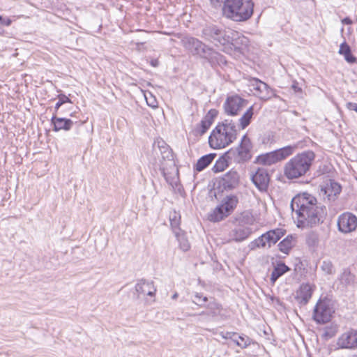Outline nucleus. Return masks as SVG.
Wrapping results in <instances>:
<instances>
[{
    "label": "nucleus",
    "instance_id": "obj_1",
    "mask_svg": "<svg viewBox=\"0 0 357 357\" xmlns=\"http://www.w3.org/2000/svg\"><path fill=\"white\" fill-rule=\"evenodd\" d=\"M291 208L297 215L298 226L319 225L326 215V207L318 204L317 198L307 192L296 195L291 202Z\"/></svg>",
    "mask_w": 357,
    "mask_h": 357
},
{
    "label": "nucleus",
    "instance_id": "obj_2",
    "mask_svg": "<svg viewBox=\"0 0 357 357\" xmlns=\"http://www.w3.org/2000/svg\"><path fill=\"white\" fill-rule=\"evenodd\" d=\"M181 41L183 47L192 55L206 59L212 67L227 63V61L223 55L198 38L187 36L183 37Z\"/></svg>",
    "mask_w": 357,
    "mask_h": 357
},
{
    "label": "nucleus",
    "instance_id": "obj_3",
    "mask_svg": "<svg viewBox=\"0 0 357 357\" xmlns=\"http://www.w3.org/2000/svg\"><path fill=\"white\" fill-rule=\"evenodd\" d=\"M237 137L236 126L232 120L225 119L219 123L211 132L208 143L211 148L220 149L231 144Z\"/></svg>",
    "mask_w": 357,
    "mask_h": 357
},
{
    "label": "nucleus",
    "instance_id": "obj_4",
    "mask_svg": "<svg viewBox=\"0 0 357 357\" xmlns=\"http://www.w3.org/2000/svg\"><path fill=\"white\" fill-rule=\"evenodd\" d=\"M221 6L223 15L236 22L249 20L254 10L252 0H223Z\"/></svg>",
    "mask_w": 357,
    "mask_h": 357
},
{
    "label": "nucleus",
    "instance_id": "obj_5",
    "mask_svg": "<svg viewBox=\"0 0 357 357\" xmlns=\"http://www.w3.org/2000/svg\"><path fill=\"white\" fill-rule=\"evenodd\" d=\"M314 158L315 154L312 151H305L296 154L285 164L284 175L289 179L304 176L310 170Z\"/></svg>",
    "mask_w": 357,
    "mask_h": 357
},
{
    "label": "nucleus",
    "instance_id": "obj_6",
    "mask_svg": "<svg viewBox=\"0 0 357 357\" xmlns=\"http://www.w3.org/2000/svg\"><path fill=\"white\" fill-rule=\"evenodd\" d=\"M153 151L155 155H158V153H160L161 160H160V164L159 165V169L162 176L167 182H169L167 170L168 167H175L174 154L172 149L164 140L162 139H157L154 141L153 144Z\"/></svg>",
    "mask_w": 357,
    "mask_h": 357
},
{
    "label": "nucleus",
    "instance_id": "obj_7",
    "mask_svg": "<svg viewBox=\"0 0 357 357\" xmlns=\"http://www.w3.org/2000/svg\"><path fill=\"white\" fill-rule=\"evenodd\" d=\"M228 29L216 24H206L202 29L201 37L223 51L225 44L228 43Z\"/></svg>",
    "mask_w": 357,
    "mask_h": 357
},
{
    "label": "nucleus",
    "instance_id": "obj_8",
    "mask_svg": "<svg viewBox=\"0 0 357 357\" xmlns=\"http://www.w3.org/2000/svg\"><path fill=\"white\" fill-rule=\"evenodd\" d=\"M251 142L246 135H243L241 144L236 149H230L226 152V157L237 163H241L249 160L251 158L250 153Z\"/></svg>",
    "mask_w": 357,
    "mask_h": 357
},
{
    "label": "nucleus",
    "instance_id": "obj_9",
    "mask_svg": "<svg viewBox=\"0 0 357 357\" xmlns=\"http://www.w3.org/2000/svg\"><path fill=\"white\" fill-rule=\"evenodd\" d=\"M248 100L238 95H232L227 97L223 109L225 113L228 116H235L239 115L248 104Z\"/></svg>",
    "mask_w": 357,
    "mask_h": 357
},
{
    "label": "nucleus",
    "instance_id": "obj_10",
    "mask_svg": "<svg viewBox=\"0 0 357 357\" xmlns=\"http://www.w3.org/2000/svg\"><path fill=\"white\" fill-rule=\"evenodd\" d=\"M333 312L328 302L319 300L314 308L312 317L317 324H326L331 321Z\"/></svg>",
    "mask_w": 357,
    "mask_h": 357
},
{
    "label": "nucleus",
    "instance_id": "obj_11",
    "mask_svg": "<svg viewBox=\"0 0 357 357\" xmlns=\"http://www.w3.org/2000/svg\"><path fill=\"white\" fill-rule=\"evenodd\" d=\"M229 38H227L228 43L225 44L223 51L229 53L232 50H241L243 47H246L248 43V39L242 33L228 29Z\"/></svg>",
    "mask_w": 357,
    "mask_h": 357
},
{
    "label": "nucleus",
    "instance_id": "obj_12",
    "mask_svg": "<svg viewBox=\"0 0 357 357\" xmlns=\"http://www.w3.org/2000/svg\"><path fill=\"white\" fill-rule=\"evenodd\" d=\"M342 191L340 184L333 180H329L320 190L319 195L329 202H334Z\"/></svg>",
    "mask_w": 357,
    "mask_h": 357
},
{
    "label": "nucleus",
    "instance_id": "obj_13",
    "mask_svg": "<svg viewBox=\"0 0 357 357\" xmlns=\"http://www.w3.org/2000/svg\"><path fill=\"white\" fill-rule=\"evenodd\" d=\"M339 230L343 233H349L356 229L357 218L351 213L346 212L340 215L337 220Z\"/></svg>",
    "mask_w": 357,
    "mask_h": 357
},
{
    "label": "nucleus",
    "instance_id": "obj_14",
    "mask_svg": "<svg viewBox=\"0 0 357 357\" xmlns=\"http://www.w3.org/2000/svg\"><path fill=\"white\" fill-rule=\"evenodd\" d=\"M250 86L255 91V95L258 96L260 99L267 100L270 99L273 94V91L268 86L267 84L255 78L250 81Z\"/></svg>",
    "mask_w": 357,
    "mask_h": 357
},
{
    "label": "nucleus",
    "instance_id": "obj_15",
    "mask_svg": "<svg viewBox=\"0 0 357 357\" xmlns=\"http://www.w3.org/2000/svg\"><path fill=\"white\" fill-rule=\"evenodd\" d=\"M337 345L341 349H356L357 331L351 330L342 334L337 339Z\"/></svg>",
    "mask_w": 357,
    "mask_h": 357
},
{
    "label": "nucleus",
    "instance_id": "obj_16",
    "mask_svg": "<svg viewBox=\"0 0 357 357\" xmlns=\"http://www.w3.org/2000/svg\"><path fill=\"white\" fill-rule=\"evenodd\" d=\"M314 286L303 283L296 293L295 299L300 305H305L312 297Z\"/></svg>",
    "mask_w": 357,
    "mask_h": 357
},
{
    "label": "nucleus",
    "instance_id": "obj_17",
    "mask_svg": "<svg viewBox=\"0 0 357 357\" xmlns=\"http://www.w3.org/2000/svg\"><path fill=\"white\" fill-rule=\"evenodd\" d=\"M239 184V175L236 171L226 173L220 181V186L223 190H232Z\"/></svg>",
    "mask_w": 357,
    "mask_h": 357
},
{
    "label": "nucleus",
    "instance_id": "obj_18",
    "mask_svg": "<svg viewBox=\"0 0 357 357\" xmlns=\"http://www.w3.org/2000/svg\"><path fill=\"white\" fill-rule=\"evenodd\" d=\"M252 181L260 191L266 190L269 183V175L266 169L259 168L252 176Z\"/></svg>",
    "mask_w": 357,
    "mask_h": 357
},
{
    "label": "nucleus",
    "instance_id": "obj_19",
    "mask_svg": "<svg viewBox=\"0 0 357 357\" xmlns=\"http://www.w3.org/2000/svg\"><path fill=\"white\" fill-rule=\"evenodd\" d=\"M135 291L137 294V298H139L140 294H147L148 296H153L155 294L156 288L154 287L153 281L141 279L135 284Z\"/></svg>",
    "mask_w": 357,
    "mask_h": 357
},
{
    "label": "nucleus",
    "instance_id": "obj_20",
    "mask_svg": "<svg viewBox=\"0 0 357 357\" xmlns=\"http://www.w3.org/2000/svg\"><path fill=\"white\" fill-rule=\"evenodd\" d=\"M51 123L53 126V130L58 132L61 130L65 131L70 130L72 128L73 124L77 123V122H74L70 119L57 117L56 114H54L51 119Z\"/></svg>",
    "mask_w": 357,
    "mask_h": 357
},
{
    "label": "nucleus",
    "instance_id": "obj_21",
    "mask_svg": "<svg viewBox=\"0 0 357 357\" xmlns=\"http://www.w3.org/2000/svg\"><path fill=\"white\" fill-rule=\"evenodd\" d=\"M218 112L215 109H210L208 113L202 119L200 124L197 126L195 131L199 135H203L212 125L214 119L216 117Z\"/></svg>",
    "mask_w": 357,
    "mask_h": 357
},
{
    "label": "nucleus",
    "instance_id": "obj_22",
    "mask_svg": "<svg viewBox=\"0 0 357 357\" xmlns=\"http://www.w3.org/2000/svg\"><path fill=\"white\" fill-rule=\"evenodd\" d=\"M251 234V229L248 227H238L229 232V239L240 242L246 239Z\"/></svg>",
    "mask_w": 357,
    "mask_h": 357
},
{
    "label": "nucleus",
    "instance_id": "obj_23",
    "mask_svg": "<svg viewBox=\"0 0 357 357\" xmlns=\"http://www.w3.org/2000/svg\"><path fill=\"white\" fill-rule=\"evenodd\" d=\"M238 203V198L234 195H229L223 198L221 205L225 208V211L231 214Z\"/></svg>",
    "mask_w": 357,
    "mask_h": 357
},
{
    "label": "nucleus",
    "instance_id": "obj_24",
    "mask_svg": "<svg viewBox=\"0 0 357 357\" xmlns=\"http://www.w3.org/2000/svg\"><path fill=\"white\" fill-rule=\"evenodd\" d=\"M264 234L267 245L270 248L272 245L275 244L284 235V230L282 229H276L270 230Z\"/></svg>",
    "mask_w": 357,
    "mask_h": 357
},
{
    "label": "nucleus",
    "instance_id": "obj_25",
    "mask_svg": "<svg viewBox=\"0 0 357 357\" xmlns=\"http://www.w3.org/2000/svg\"><path fill=\"white\" fill-rule=\"evenodd\" d=\"M290 271V268L285 265L284 263L280 262L278 264L273 268L271 275V282L272 284H275V282L278 280L279 278L283 275L284 273Z\"/></svg>",
    "mask_w": 357,
    "mask_h": 357
},
{
    "label": "nucleus",
    "instance_id": "obj_26",
    "mask_svg": "<svg viewBox=\"0 0 357 357\" xmlns=\"http://www.w3.org/2000/svg\"><path fill=\"white\" fill-rule=\"evenodd\" d=\"M215 153H209L207 155H204L202 157H201L197 162L196 165H195V170L197 172H202L205 168H206L214 160L215 157Z\"/></svg>",
    "mask_w": 357,
    "mask_h": 357
},
{
    "label": "nucleus",
    "instance_id": "obj_27",
    "mask_svg": "<svg viewBox=\"0 0 357 357\" xmlns=\"http://www.w3.org/2000/svg\"><path fill=\"white\" fill-rule=\"evenodd\" d=\"M229 215L230 214L228 212L225 211V208L220 204L209 214L208 219L212 222H219Z\"/></svg>",
    "mask_w": 357,
    "mask_h": 357
},
{
    "label": "nucleus",
    "instance_id": "obj_28",
    "mask_svg": "<svg viewBox=\"0 0 357 357\" xmlns=\"http://www.w3.org/2000/svg\"><path fill=\"white\" fill-rule=\"evenodd\" d=\"M278 160L273 151L261 154L257 158V162L264 165H271L278 162Z\"/></svg>",
    "mask_w": 357,
    "mask_h": 357
},
{
    "label": "nucleus",
    "instance_id": "obj_29",
    "mask_svg": "<svg viewBox=\"0 0 357 357\" xmlns=\"http://www.w3.org/2000/svg\"><path fill=\"white\" fill-rule=\"evenodd\" d=\"M254 115V106H250L242 115V116L239 119V126L241 129H245L247 128L252 119Z\"/></svg>",
    "mask_w": 357,
    "mask_h": 357
},
{
    "label": "nucleus",
    "instance_id": "obj_30",
    "mask_svg": "<svg viewBox=\"0 0 357 357\" xmlns=\"http://www.w3.org/2000/svg\"><path fill=\"white\" fill-rule=\"evenodd\" d=\"M296 147V146H287L274 151L278 162L291 155Z\"/></svg>",
    "mask_w": 357,
    "mask_h": 357
},
{
    "label": "nucleus",
    "instance_id": "obj_31",
    "mask_svg": "<svg viewBox=\"0 0 357 357\" xmlns=\"http://www.w3.org/2000/svg\"><path fill=\"white\" fill-rule=\"evenodd\" d=\"M294 245V237L288 236L278 244L279 250L283 253L288 254Z\"/></svg>",
    "mask_w": 357,
    "mask_h": 357
},
{
    "label": "nucleus",
    "instance_id": "obj_32",
    "mask_svg": "<svg viewBox=\"0 0 357 357\" xmlns=\"http://www.w3.org/2000/svg\"><path fill=\"white\" fill-rule=\"evenodd\" d=\"M231 162L230 160L226 157V153L221 156L215 163L212 169L214 172L218 173L225 170L228 166V163Z\"/></svg>",
    "mask_w": 357,
    "mask_h": 357
},
{
    "label": "nucleus",
    "instance_id": "obj_33",
    "mask_svg": "<svg viewBox=\"0 0 357 357\" xmlns=\"http://www.w3.org/2000/svg\"><path fill=\"white\" fill-rule=\"evenodd\" d=\"M174 235L179 243L180 248L184 252L188 251L190 248V245L184 231L176 232Z\"/></svg>",
    "mask_w": 357,
    "mask_h": 357
},
{
    "label": "nucleus",
    "instance_id": "obj_34",
    "mask_svg": "<svg viewBox=\"0 0 357 357\" xmlns=\"http://www.w3.org/2000/svg\"><path fill=\"white\" fill-rule=\"evenodd\" d=\"M232 341L239 347L244 349L250 345L252 340L246 335H239L234 337Z\"/></svg>",
    "mask_w": 357,
    "mask_h": 357
},
{
    "label": "nucleus",
    "instance_id": "obj_35",
    "mask_svg": "<svg viewBox=\"0 0 357 357\" xmlns=\"http://www.w3.org/2000/svg\"><path fill=\"white\" fill-rule=\"evenodd\" d=\"M170 225L172 229L174 234L176 232H178L182 231L179 227L180 225V216H178L176 213H174L173 215H171L169 217Z\"/></svg>",
    "mask_w": 357,
    "mask_h": 357
},
{
    "label": "nucleus",
    "instance_id": "obj_36",
    "mask_svg": "<svg viewBox=\"0 0 357 357\" xmlns=\"http://www.w3.org/2000/svg\"><path fill=\"white\" fill-rule=\"evenodd\" d=\"M306 242L309 246H315L319 243V236L314 232L310 233L306 238Z\"/></svg>",
    "mask_w": 357,
    "mask_h": 357
},
{
    "label": "nucleus",
    "instance_id": "obj_37",
    "mask_svg": "<svg viewBox=\"0 0 357 357\" xmlns=\"http://www.w3.org/2000/svg\"><path fill=\"white\" fill-rule=\"evenodd\" d=\"M208 308L211 310L212 316L215 317L220 314L222 306L216 302H212L208 305Z\"/></svg>",
    "mask_w": 357,
    "mask_h": 357
},
{
    "label": "nucleus",
    "instance_id": "obj_38",
    "mask_svg": "<svg viewBox=\"0 0 357 357\" xmlns=\"http://www.w3.org/2000/svg\"><path fill=\"white\" fill-rule=\"evenodd\" d=\"M321 270L327 274H333L334 268L331 261H324L321 266Z\"/></svg>",
    "mask_w": 357,
    "mask_h": 357
},
{
    "label": "nucleus",
    "instance_id": "obj_39",
    "mask_svg": "<svg viewBox=\"0 0 357 357\" xmlns=\"http://www.w3.org/2000/svg\"><path fill=\"white\" fill-rule=\"evenodd\" d=\"M351 52L349 45L345 42L342 43L340 46L339 54L342 55L348 54Z\"/></svg>",
    "mask_w": 357,
    "mask_h": 357
},
{
    "label": "nucleus",
    "instance_id": "obj_40",
    "mask_svg": "<svg viewBox=\"0 0 357 357\" xmlns=\"http://www.w3.org/2000/svg\"><path fill=\"white\" fill-rule=\"evenodd\" d=\"M220 335L224 339L233 340L234 337L238 336V333L235 332H220Z\"/></svg>",
    "mask_w": 357,
    "mask_h": 357
},
{
    "label": "nucleus",
    "instance_id": "obj_41",
    "mask_svg": "<svg viewBox=\"0 0 357 357\" xmlns=\"http://www.w3.org/2000/svg\"><path fill=\"white\" fill-rule=\"evenodd\" d=\"M58 99L63 105L65 103H72L70 99L63 93L58 95Z\"/></svg>",
    "mask_w": 357,
    "mask_h": 357
},
{
    "label": "nucleus",
    "instance_id": "obj_42",
    "mask_svg": "<svg viewBox=\"0 0 357 357\" xmlns=\"http://www.w3.org/2000/svg\"><path fill=\"white\" fill-rule=\"evenodd\" d=\"M344 59L349 63H354L356 61V58L351 54V51L348 53V54H345Z\"/></svg>",
    "mask_w": 357,
    "mask_h": 357
},
{
    "label": "nucleus",
    "instance_id": "obj_43",
    "mask_svg": "<svg viewBox=\"0 0 357 357\" xmlns=\"http://www.w3.org/2000/svg\"><path fill=\"white\" fill-rule=\"evenodd\" d=\"M258 243L261 245V248H264L266 245L267 241L265 234H262L261 236L257 238Z\"/></svg>",
    "mask_w": 357,
    "mask_h": 357
},
{
    "label": "nucleus",
    "instance_id": "obj_44",
    "mask_svg": "<svg viewBox=\"0 0 357 357\" xmlns=\"http://www.w3.org/2000/svg\"><path fill=\"white\" fill-rule=\"evenodd\" d=\"M250 250H255L257 248H261V245L258 243L257 238L250 242L248 245Z\"/></svg>",
    "mask_w": 357,
    "mask_h": 357
},
{
    "label": "nucleus",
    "instance_id": "obj_45",
    "mask_svg": "<svg viewBox=\"0 0 357 357\" xmlns=\"http://www.w3.org/2000/svg\"><path fill=\"white\" fill-rule=\"evenodd\" d=\"M0 23L3 25H5V26H10L12 23V21L9 18H6V19H3L2 17H1V20H0Z\"/></svg>",
    "mask_w": 357,
    "mask_h": 357
},
{
    "label": "nucleus",
    "instance_id": "obj_46",
    "mask_svg": "<svg viewBox=\"0 0 357 357\" xmlns=\"http://www.w3.org/2000/svg\"><path fill=\"white\" fill-rule=\"evenodd\" d=\"M207 301H208V298L206 296H204L202 295L201 303H197L196 301H193V303H195V304H197L199 306H204Z\"/></svg>",
    "mask_w": 357,
    "mask_h": 357
},
{
    "label": "nucleus",
    "instance_id": "obj_47",
    "mask_svg": "<svg viewBox=\"0 0 357 357\" xmlns=\"http://www.w3.org/2000/svg\"><path fill=\"white\" fill-rule=\"evenodd\" d=\"M347 108L349 109L350 110H354L357 112V103L348 102Z\"/></svg>",
    "mask_w": 357,
    "mask_h": 357
},
{
    "label": "nucleus",
    "instance_id": "obj_48",
    "mask_svg": "<svg viewBox=\"0 0 357 357\" xmlns=\"http://www.w3.org/2000/svg\"><path fill=\"white\" fill-rule=\"evenodd\" d=\"M223 0H211V4L215 7H220Z\"/></svg>",
    "mask_w": 357,
    "mask_h": 357
},
{
    "label": "nucleus",
    "instance_id": "obj_49",
    "mask_svg": "<svg viewBox=\"0 0 357 357\" xmlns=\"http://www.w3.org/2000/svg\"><path fill=\"white\" fill-rule=\"evenodd\" d=\"M202 298V294H201V293H195V300L194 301H196L197 303H201Z\"/></svg>",
    "mask_w": 357,
    "mask_h": 357
},
{
    "label": "nucleus",
    "instance_id": "obj_50",
    "mask_svg": "<svg viewBox=\"0 0 357 357\" xmlns=\"http://www.w3.org/2000/svg\"><path fill=\"white\" fill-rule=\"evenodd\" d=\"M292 89L295 92H299L301 91V89L298 86V83L296 82H294L291 86Z\"/></svg>",
    "mask_w": 357,
    "mask_h": 357
},
{
    "label": "nucleus",
    "instance_id": "obj_51",
    "mask_svg": "<svg viewBox=\"0 0 357 357\" xmlns=\"http://www.w3.org/2000/svg\"><path fill=\"white\" fill-rule=\"evenodd\" d=\"M342 22L343 24H347V25H349V24H352V20L349 17H348L344 18Z\"/></svg>",
    "mask_w": 357,
    "mask_h": 357
},
{
    "label": "nucleus",
    "instance_id": "obj_52",
    "mask_svg": "<svg viewBox=\"0 0 357 357\" xmlns=\"http://www.w3.org/2000/svg\"><path fill=\"white\" fill-rule=\"evenodd\" d=\"M62 105H63V104L59 100H58V102L56 103L55 107H54V110H55V113L54 114H56V112H59L60 107Z\"/></svg>",
    "mask_w": 357,
    "mask_h": 357
},
{
    "label": "nucleus",
    "instance_id": "obj_53",
    "mask_svg": "<svg viewBox=\"0 0 357 357\" xmlns=\"http://www.w3.org/2000/svg\"><path fill=\"white\" fill-rule=\"evenodd\" d=\"M151 66H153V67H156V66H158V60H156V59L151 60Z\"/></svg>",
    "mask_w": 357,
    "mask_h": 357
},
{
    "label": "nucleus",
    "instance_id": "obj_54",
    "mask_svg": "<svg viewBox=\"0 0 357 357\" xmlns=\"http://www.w3.org/2000/svg\"><path fill=\"white\" fill-rule=\"evenodd\" d=\"M178 293H176H176H174V294L172 295V299H176V298H178Z\"/></svg>",
    "mask_w": 357,
    "mask_h": 357
},
{
    "label": "nucleus",
    "instance_id": "obj_55",
    "mask_svg": "<svg viewBox=\"0 0 357 357\" xmlns=\"http://www.w3.org/2000/svg\"><path fill=\"white\" fill-rule=\"evenodd\" d=\"M73 114H74L73 112H71V113L70 114V116H73Z\"/></svg>",
    "mask_w": 357,
    "mask_h": 357
},
{
    "label": "nucleus",
    "instance_id": "obj_56",
    "mask_svg": "<svg viewBox=\"0 0 357 357\" xmlns=\"http://www.w3.org/2000/svg\"><path fill=\"white\" fill-rule=\"evenodd\" d=\"M150 105V106H151L152 107H155V105Z\"/></svg>",
    "mask_w": 357,
    "mask_h": 357
},
{
    "label": "nucleus",
    "instance_id": "obj_57",
    "mask_svg": "<svg viewBox=\"0 0 357 357\" xmlns=\"http://www.w3.org/2000/svg\"><path fill=\"white\" fill-rule=\"evenodd\" d=\"M0 20H1V16L0 15Z\"/></svg>",
    "mask_w": 357,
    "mask_h": 357
}]
</instances>
